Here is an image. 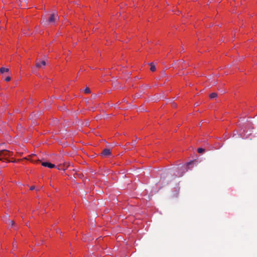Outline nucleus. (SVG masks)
<instances>
[{
    "instance_id": "obj_1",
    "label": "nucleus",
    "mask_w": 257,
    "mask_h": 257,
    "mask_svg": "<svg viewBox=\"0 0 257 257\" xmlns=\"http://www.w3.org/2000/svg\"><path fill=\"white\" fill-rule=\"evenodd\" d=\"M13 156V152L6 150L0 151V160L3 161H8L10 162L18 163L21 159H14L13 158H10Z\"/></svg>"
},
{
    "instance_id": "obj_2",
    "label": "nucleus",
    "mask_w": 257,
    "mask_h": 257,
    "mask_svg": "<svg viewBox=\"0 0 257 257\" xmlns=\"http://www.w3.org/2000/svg\"><path fill=\"white\" fill-rule=\"evenodd\" d=\"M193 165V161H191L190 162H188L187 163L186 166H183L181 167L180 171H178L177 172V174H176V176L178 177H181L183 175L184 173L188 171V169L189 168L190 166L191 165Z\"/></svg>"
},
{
    "instance_id": "obj_3",
    "label": "nucleus",
    "mask_w": 257,
    "mask_h": 257,
    "mask_svg": "<svg viewBox=\"0 0 257 257\" xmlns=\"http://www.w3.org/2000/svg\"><path fill=\"white\" fill-rule=\"evenodd\" d=\"M23 159H26L27 160L30 161V162L33 163H38L40 162V161L38 159L36 155L34 154L29 155L27 157L24 158Z\"/></svg>"
},
{
    "instance_id": "obj_4",
    "label": "nucleus",
    "mask_w": 257,
    "mask_h": 257,
    "mask_svg": "<svg viewBox=\"0 0 257 257\" xmlns=\"http://www.w3.org/2000/svg\"><path fill=\"white\" fill-rule=\"evenodd\" d=\"M42 165L44 167H48L49 168H53L55 167V165L49 162H43Z\"/></svg>"
},
{
    "instance_id": "obj_5",
    "label": "nucleus",
    "mask_w": 257,
    "mask_h": 257,
    "mask_svg": "<svg viewBox=\"0 0 257 257\" xmlns=\"http://www.w3.org/2000/svg\"><path fill=\"white\" fill-rule=\"evenodd\" d=\"M101 154L103 156L107 157L111 155V152L109 149H105L103 150L101 153Z\"/></svg>"
},
{
    "instance_id": "obj_6",
    "label": "nucleus",
    "mask_w": 257,
    "mask_h": 257,
    "mask_svg": "<svg viewBox=\"0 0 257 257\" xmlns=\"http://www.w3.org/2000/svg\"><path fill=\"white\" fill-rule=\"evenodd\" d=\"M46 65V62L45 61H41L40 62H37L36 64V66L38 68H42Z\"/></svg>"
},
{
    "instance_id": "obj_7",
    "label": "nucleus",
    "mask_w": 257,
    "mask_h": 257,
    "mask_svg": "<svg viewBox=\"0 0 257 257\" xmlns=\"http://www.w3.org/2000/svg\"><path fill=\"white\" fill-rule=\"evenodd\" d=\"M57 16L52 14L49 19V22L50 23H54L55 21L57 20Z\"/></svg>"
},
{
    "instance_id": "obj_8",
    "label": "nucleus",
    "mask_w": 257,
    "mask_h": 257,
    "mask_svg": "<svg viewBox=\"0 0 257 257\" xmlns=\"http://www.w3.org/2000/svg\"><path fill=\"white\" fill-rule=\"evenodd\" d=\"M9 71V69L8 68H5V67H1L0 68V72L1 73H4L5 72H7Z\"/></svg>"
},
{
    "instance_id": "obj_9",
    "label": "nucleus",
    "mask_w": 257,
    "mask_h": 257,
    "mask_svg": "<svg viewBox=\"0 0 257 257\" xmlns=\"http://www.w3.org/2000/svg\"><path fill=\"white\" fill-rule=\"evenodd\" d=\"M209 97L210 98H214L217 97V94L216 93H212L209 95Z\"/></svg>"
},
{
    "instance_id": "obj_10",
    "label": "nucleus",
    "mask_w": 257,
    "mask_h": 257,
    "mask_svg": "<svg viewBox=\"0 0 257 257\" xmlns=\"http://www.w3.org/2000/svg\"><path fill=\"white\" fill-rule=\"evenodd\" d=\"M197 152L198 153H203V152H205V149H203V148H198L197 149Z\"/></svg>"
},
{
    "instance_id": "obj_11",
    "label": "nucleus",
    "mask_w": 257,
    "mask_h": 257,
    "mask_svg": "<svg viewBox=\"0 0 257 257\" xmlns=\"http://www.w3.org/2000/svg\"><path fill=\"white\" fill-rule=\"evenodd\" d=\"M150 70L151 71L154 72L156 70V67L152 64L151 65Z\"/></svg>"
},
{
    "instance_id": "obj_12",
    "label": "nucleus",
    "mask_w": 257,
    "mask_h": 257,
    "mask_svg": "<svg viewBox=\"0 0 257 257\" xmlns=\"http://www.w3.org/2000/svg\"><path fill=\"white\" fill-rule=\"evenodd\" d=\"M57 168L59 170H65V169L64 168V166H62V165H59L57 167Z\"/></svg>"
},
{
    "instance_id": "obj_13",
    "label": "nucleus",
    "mask_w": 257,
    "mask_h": 257,
    "mask_svg": "<svg viewBox=\"0 0 257 257\" xmlns=\"http://www.w3.org/2000/svg\"><path fill=\"white\" fill-rule=\"evenodd\" d=\"M84 93L86 94H88L90 92V90L89 88L88 87L84 89Z\"/></svg>"
},
{
    "instance_id": "obj_14",
    "label": "nucleus",
    "mask_w": 257,
    "mask_h": 257,
    "mask_svg": "<svg viewBox=\"0 0 257 257\" xmlns=\"http://www.w3.org/2000/svg\"><path fill=\"white\" fill-rule=\"evenodd\" d=\"M11 77L10 76H8L5 78V81L7 82H9L11 80Z\"/></svg>"
},
{
    "instance_id": "obj_15",
    "label": "nucleus",
    "mask_w": 257,
    "mask_h": 257,
    "mask_svg": "<svg viewBox=\"0 0 257 257\" xmlns=\"http://www.w3.org/2000/svg\"><path fill=\"white\" fill-rule=\"evenodd\" d=\"M34 188H35V187H34V186H31V187H30V190H34Z\"/></svg>"
}]
</instances>
